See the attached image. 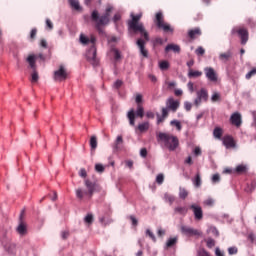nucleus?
<instances>
[{
  "label": "nucleus",
  "instance_id": "f257e3e1",
  "mask_svg": "<svg viewBox=\"0 0 256 256\" xmlns=\"http://www.w3.org/2000/svg\"><path fill=\"white\" fill-rule=\"evenodd\" d=\"M114 10L115 8L113 7V5L108 4L102 15H100L99 11L97 10L92 11L91 20L93 21V23H95V29H97L99 33H101L102 31V27H105V25H109L111 21V14Z\"/></svg>",
  "mask_w": 256,
  "mask_h": 256
},
{
  "label": "nucleus",
  "instance_id": "f03ea898",
  "mask_svg": "<svg viewBox=\"0 0 256 256\" xmlns=\"http://www.w3.org/2000/svg\"><path fill=\"white\" fill-rule=\"evenodd\" d=\"M84 185L86 187V190L83 188L76 189V197L79 201H90V199L93 198V194L95 191H97V188L99 187L97 183L86 179L84 181Z\"/></svg>",
  "mask_w": 256,
  "mask_h": 256
},
{
  "label": "nucleus",
  "instance_id": "7ed1b4c3",
  "mask_svg": "<svg viewBox=\"0 0 256 256\" xmlns=\"http://www.w3.org/2000/svg\"><path fill=\"white\" fill-rule=\"evenodd\" d=\"M132 19L128 21V28L133 31V33H140L146 41H149V32L145 29V26L143 25L141 21V14L134 15L131 14Z\"/></svg>",
  "mask_w": 256,
  "mask_h": 256
},
{
  "label": "nucleus",
  "instance_id": "20e7f679",
  "mask_svg": "<svg viewBox=\"0 0 256 256\" xmlns=\"http://www.w3.org/2000/svg\"><path fill=\"white\" fill-rule=\"evenodd\" d=\"M157 141L161 143L165 149H169L170 151H175L177 147H179V138L173 136V134L160 132L157 135Z\"/></svg>",
  "mask_w": 256,
  "mask_h": 256
},
{
  "label": "nucleus",
  "instance_id": "39448f33",
  "mask_svg": "<svg viewBox=\"0 0 256 256\" xmlns=\"http://www.w3.org/2000/svg\"><path fill=\"white\" fill-rule=\"evenodd\" d=\"M154 23L158 29H162L164 33H173L175 31L171 24L166 23L165 16H163V12H157L155 15Z\"/></svg>",
  "mask_w": 256,
  "mask_h": 256
},
{
  "label": "nucleus",
  "instance_id": "423d86ee",
  "mask_svg": "<svg viewBox=\"0 0 256 256\" xmlns=\"http://www.w3.org/2000/svg\"><path fill=\"white\" fill-rule=\"evenodd\" d=\"M196 95L197 97L194 100L195 107H199L201 103H207L209 101V92L205 88H202L199 91H197Z\"/></svg>",
  "mask_w": 256,
  "mask_h": 256
},
{
  "label": "nucleus",
  "instance_id": "0eeeda50",
  "mask_svg": "<svg viewBox=\"0 0 256 256\" xmlns=\"http://www.w3.org/2000/svg\"><path fill=\"white\" fill-rule=\"evenodd\" d=\"M86 59L93 65V67H97L99 65V59L97 58V48L95 45H92L86 54Z\"/></svg>",
  "mask_w": 256,
  "mask_h": 256
},
{
  "label": "nucleus",
  "instance_id": "6e6552de",
  "mask_svg": "<svg viewBox=\"0 0 256 256\" xmlns=\"http://www.w3.org/2000/svg\"><path fill=\"white\" fill-rule=\"evenodd\" d=\"M236 33L241 39V44L246 45L247 41H249V32L247 31V29L235 27L232 29L231 34L236 35Z\"/></svg>",
  "mask_w": 256,
  "mask_h": 256
},
{
  "label": "nucleus",
  "instance_id": "1a4fd4ad",
  "mask_svg": "<svg viewBox=\"0 0 256 256\" xmlns=\"http://www.w3.org/2000/svg\"><path fill=\"white\" fill-rule=\"evenodd\" d=\"M67 75L65 66L60 65L59 69L54 72V81H65V79H67Z\"/></svg>",
  "mask_w": 256,
  "mask_h": 256
},
{
  "label": "nucleus",
  "instance_id": "9d476101",
  "mask_svg": "<svg viewBox=\"0 0 256 256\" xmlns=\"http://www.w3.org/2000/svg\"><path fill=\"white\" fill-rule=\"evenodd\" d=\"M149 40L147 39H143V38H139L137 41H136V45L137 47L139 48V51H140V54L143 55L146 59L147 57H149V51H147L145 49V45H147V42Z\"/></svg>",
  "mask_w": 256,
  "mask_h": 256
},
{
  "label": "nucleus",
  "instance_id": "9b49d317",
  "mask_svg": "<svg viewBox=\"0 0 256 256\" xmlns=\"http://www.w3.org/2000/svg\"><path fill=\"white\" fill-rule=\"evenodd\" d=\"M180 105L181 103L179 102V100H175L174 98H168L166 101L167 109H169L173 113L177 112V109H179Z\"/></svg>",
  "mask_w": 256,
  "mask_h": 256
},
{
  "label": "nucleus",
  "instance_id": "f8f14e48",
  "mask_svg": "<svg viewBox=\"0 0 256 256\" xmlns=\"http://www.w3.org/2000/svg\"><path fill=\"white\" fill-rule=\"evenodd\" d=\"M181 232L184 235H189L190 237H199V235H201V232L199 230L188 226H181Z\"/></svg>",
  "mask_w": 256,
  "mask_h": 256
},
{
  "label": "nucleus",
  "instance_id": "ddd939ff",
  "mask_svg": "<svg viewBox=\"0 0 256 256\" xmlns=\"http://www.w3.org/2000/svg\"><path fill=\"white\" fill-rule=\"evenodd\" d=\"M223 145L226 147V149H234V147L237 146L235 143V139H233V136L226 135L222 138Z\"/></svg>",
  "mask_w": 256,
  "mask_h": 256
},
{
  "label": "nucleus",
  "instance_id": "4468645a",
  "mask_svg": "<svg viewBox=\"0 0 256 256\" xmlns=\"http://www.w3.org/2000/svg\"><path fill=\"white\" fill-rule=\"evenodd\" d=\"M190 209L193 211L196 221H201V219H203V208H201V206L192 204Z\"/></svg>",
  "mask_w": 256,
  "mask_h": 256
},
{
  "label": "nucleus",
  "instance_id": "2eb2a0df",
  "mask_svg": "<svg viewBox=\"0 0 256 256\" xmlns=\"http://www.w3.org/2000/svg\"><path fill=\"white\" fill-rule=\"evenodd\" d=\"M80 43L82 45H89V43H91L92 45H95V43H97V38H95L94 35L87 37L85 36V34H80Z\"/></svg>",
  "mask_w": 256,
  "mask_h": 256
},
{
  "label": "nucleus",
  "instance_id": "dca6fc26",
  "mask_svg": "<svg viewBox=\"0 0 256 256\" xmlns=\"http://www.w3.org/2000/svg\"><path fill=\"white\" fill-rule=\"evenodd\" d=\"M230 123L232 125H235V127H241V124L243 123V120L241 118V113L235 112L230 117Z\"/></svg>",
  "mask_w": 256,
  "mask_h": 256
},
{
  "label": "nucleus",
  "instance_id": "f3484780",
  "mask_svg": "<svg viewBox=\"0 0 256 256\" xmlns=\"http://www.w3.org/2000/svg\"><path fill=\"white\" fill-rule=\"evenodd\" d=\"M205 75L209 81L215 82L217 81V72L212 67L204 68Z\"/></svg>",
  "mask_w": 256,
  "mask_h": 256
},
{
  "label": "nucleus",
  "instance_id": "a211bd4d",
  "mask_svg": "<svg viewBox=\"0 0 256 256\" xmlns=\"http://www.w3.org/2000/svg\"><path fill=\"white\" fill-rule=\"evenodd\" d=\"M201 35V28H194L188 31V37L190 39H197V37H201Z\"/></svg>",
  "mask_w": 256,
  "mask_h": 256
},
{
  "label": "nucleus",
  "instance_id": "6ab92c4d",
  "mask_svg": "<svg viewBox=\"0 0 256 256\" xmlns=\"http://www.w3.org/2000/svg\"><path fill=\"white\" fill-rule=\"evenodd\" d=\"M113 149L114 151H121L123 149V136H117Z\"/></svg>",
  "mask_w": 256,
  "mask_h": 256
},
{
  "label": "nucleus",
  "instance_id": "aec40b11",
  "mask_svg": "<svg viewBox=\"0 0 256 256\" xmlns=\"http://www.w3.org/2000/svg\"><path fill=\"white\" fill-rule=\"evenodd\" d=\"M201 75H203V72L199 70L189 69V72H188L189 79H197L198 77H201Z\"/></svg>",
  "mask_w": 256,
  "mask_h": 256
},
{
  "label": "nucleus",
  "instance_id": "412c9836",
  "mask_svg": "<svg viewBox=\"0 0 256 256\" xmlns=\"http://www.w3.org/2000/svg\"><path fill=\"white\" fill-rule=\"evenodd\" d=\"M17 233H19V235H27V225L24 222H20L18 225Z\"/></svg>",
  "mask_w": 256,
  "mask_h": 256
},
{
  "label": "nucleus",
  "instance_id": "4be33fe9",
  "mask_svg": "<svg viewBox=\"0 0 256 256\" xmlns=\"http://www.w3.org/2000/svg\"><path fill=\"white\" fill-rule=\"evenodd\" d=\"M165 51L166 53H168V51H174V53H179L181 51V47L175 44H168L165 48Z\"/></svg>",
  "mask_w": 256,
  "mask_h": 256
},
{
  "label": "nucleus",
  "instance_id": "5701e85b",
  "mask_svg": "<svg viewBox=\"0 0 256 256\" xmlns=\"http://www.w3.org/2000/svg\"><path fill=\"white\" fill-rule=\"evenodd\" d=\"M127 117L129 119V124L132 126V127H135V110L134 109H131L128 114H127Z\"/></svg>",
  "mask_w": 256,
  "mask_h": 256
},
{
  "label": "nucleus",
  "instance_id": "b1692460",
  "mask_svg": "<svg viewBox=\"0 0 256 256\" xmlns=\"http://www.w3.org/2000/svg\"><path fill=\"white\" fill-rule=\"evenodd\" d=\"M177 241H179V237L175 236L173 238H169L166 242V247L171 248L174 247V245H177Z\"/></svg>",
  "mask_w": 256,
  "mask_h": 256
},
{
  "label": "nucleus",
  "instance_id": "393cba45",
  "mask_svg": "<svg viewBox=\"0 0 256 256\" xmlns=\"http://www.w3.org/2000/svg\"><path fill=\"white\" fill-rule=\"evenodd\" d=\"M136 116L140 117V119H143V117H145V109L141 104L137 105Z\"/></svg>",
  "mask_w": 256,
  "mask_h": 256
},
{
  "label": "nucleus",
  "instance_id": "a878e982",
  "mask_svg": "<svg viewBox=\"0 0 256 256\" xmlns=\"http://www.w3.org/2000/svg\"><path fill=\"white\" fill-rule=\"evenodd\" d=\"M192 183L195 187H201V173L197 172L194 179H192Z\"/></svg>",
  "mask_w": 256,
  "mask_h": 256
},
{
  "label": "nucleus",
  "instance_id": "bb28decb",
  "mask_svg": "<svg viewBox=\"0 0 256 256\" xmlns=\"http://www.w3.org/2000/svg\"><path fill=\"white\" fill-rule=\"evenodd\" d=\"M137 129L138 131H140V133H145V131H149V122H143L142 124H139Z\"/></svg>",
  "mask_w": 256,
  "mask_h": 256
},
{
  "label": "nucleus",
  "instance_id": "cd10ccee",
  "mask_svg": "<svg viewBox=\"0 0 256 256\" xmlns=\"http://www.w3.org/2000/svg\"><path fill=\"white\" fill-rule=\"evenodd\" d=\"M213 135L216 139H221V137H223V129L216 127L213 131Z\"/></svg>",
  "mask_w": 256,
  "mask_h": 256
},
{
  "label": "nucleus",
  "instance_id": "c85d7f7f",
  "mask_svg": "<svg viewBox=\"0 0 256 256\" xmlns=\"http://www.w3.org/2000/svg\"><path fill=\"white\" fill-rule=\"evenodd\" d=\"M188 196H189V192L187 191V189L180 187V189H179L180 199H187Z\"/></svg>",
  "mask_w": 256,
  "mask_h": 256
},
{
  "label": "nucleus",
  "instance_id": "c756f323",
  "mask_svg": "<svg viewBox=\"0 0 256 256\" xmlns=\"http://www.w3.org/2000/svg\"><path fill=\"white\" fill-rule=\"evenodd\" d=\"M164 199H165L166 203H170V205H173V203L175 202V196H173L169 193H166L164 195Z\"/></svg>",
  "mask_w": 256,
  "mask_h": 256
},
{
  "label": "nucleus",
  "instance_id": "7c9ffc66",
  "mask_svg": "<svg viewBox=\"0 0 256 256\" xmlns=\"http://www.w3.org/2000/svg\"><path fill=\"white\" fill-rule=\"evenodd\" d=\"M175 213H179V215H187V211H189L187 209V207H176L174 209Z\"/></svg>",
  "mask_w": 256,
  "mask_h": 256
},
{
  "label": "nucleus",
  "instance_id": "2f4dec72",
  "mask_svg": "<svg viewBox=\"0 0 256 256\" xmlns=\"http://www.w3.org/2000/svg\"><path fill=\"white\" fill-rule=\"evenodd\" d=\"M69 3L71 7H73V9H75L76 11H79V9H81V6L79 5V0H69Z\"/></svg>",
  "mask_w": 256,
  "mask_h": 256
},
{
  "label": "nucleus",
  "instance_id": "473e14b6",
  "mask_svg": "<svg viewBox=\"0 0 256 256\" xmlns=\"http://www.w3.org/2000/svg\"><path fill=\"white\" fill-rule=\"evenodd\" d=\"M27 62L29 63L31 69H35V55L28 56Z\"/></svg>",
  "mask_w": 256,
  "mask_h": 256
},
{
  "label": "nucleus",
  "instance_id": "72a5a7b5",
  "mask_svg": "<svg viewBox=\"0 0 256 256\" xmlns=\"http://www.w3.org/2000/svg\"><path fill=\"white\" fill-rule=\"evenodd\" d=\"M90 147L91 149H97V136H91L90 138Z\"/></svg>",
  "mask_w": 256,
  "mask_h": 256
},
{
  "label": "nucleus",
  "instance_id": "f704fd0d",
  "mask_svg": "<svg viewBox=\"0 0 256 256\" xmlns=\"http://www.w3.org/2000/svg\"><path fill=\"white\" fill-rule=\"evenodd\" d=\"M39 81V73H37V70L33 69V73L31 75V82L37 83Z\"/></svg>",
  "mask_w": 256,
  "mask_h": 256
},
{
  "label": "nucleus",
  "instance_id": "c9c22d12",
  "mask_svg": "<svg viewBox=\"0 0 256 256\" xmlns=\"http://www.w3.org/2000/svg\"><path fill=\"white\" fill-rule=\"evenodd\" d=\"M159 68L162 70V71H167V69H169V62L168 61H161L159 63Z\"/></svg>",
  "mask_w": 256,
  "mask_h": 256
},
{
  "label": "nucleus",
  "instance_id": "e433bc0d",
  "mask_svg": "<svg viewBox=\"0 0 256 256\" xmlns=\"http://www.w3.org/2000/svg\"><path fill=\"white\" fill-rule=\"evenodd\" d=\"M236 173H246L247 172V166L241 164L238 165L235 169Z\"/></svg>",
  "mask_w": 256,
  "mask_h": 256
},
{
  "label": "nucleus",
  "instance_id": "4c0bfd02",
  "mask_svg": "<svg viewBox=\"0 0 256 256\" xmlns=\"http://www.w3.org/2000/svg\"><path fill=\"white\" fill-rule=\"evenodd\" d=\"M212 103H217V101H221V94L218 92H214L212 97H211Z\"/></svg>",
  "mask_w": 256,
  "mask_h": 256
},
{
  "label": "nucleus",
  "instance_id": "58836bf2",
  "mask_svg": "<svg viewBox=\"0 0 256 256\" xmlns=\"http://www.w3.org/2000/svg\"><path fill=\"white\" fill-rule=\"evenodd\" d=\"M94 218L93 214H87L86 217L84 218V222L87 223V225L93 224Z\"/></svg>",
  "mask_w": 256,
  "mask_h": 256
},
{
  "label": "nucleus",
  "instance_id": "ea45409f",
  "mask_svg": "<svg viewBox=\"0 0 256 256\" xmlns=\"http://www.w3.org/2000/svg\"><path fill=\"white\" fill-rule=\"evenodd\" d=\"M220 59L221 61H229V59H231V52L220 54Z\"/></svg>",
  "mask_w": 256,
  "mask_h": 256
},
{
  "label": "nucleus",
  "instance_id": "a19ab883",
  "mask_svg": "<svg viewBox=\"0 0 256 256\" xmlns=\"http://www.w3.org/2000/svg\"><path fill=\"white\" fill-rule=\"evenodd\" d=\"M170 125L176 127V129H177L178 131H181V129H182L181 122H179V120H172V121L170 122Z\"/></svg>",
  "mask_w": 256,
  "mask_h": 256
},
{
  "label": "nucleus",
  "instance_id": "79ce46f5",
  "mask_svg": "<svg viewBox=\"0 0 256 256\" xmlns=\"http://www.w3.org/2000/svg\"><path fill=\"white\" fill-rule=\"evenodd\" d=\"M163 181H165V175L162 173L158 174L156 177V183H158V185H163Z\"/></svg>",
  "mask_w": 256,
  "mask_h": 256
},
{
  "label": "nucleus",
  "instance_id": "37998d69",
  "mask_svg": "<svg viewBox=\"0 0 256 256\" xmlns=\"http://www.w3.org/2000/svg\"><path fill=\"white\" fill-rule=\"evenodd\" d=\"M203 203L206 207H213V205H215V200H213V198H207Z\"/></svg>",
  "mask_w": 256,
  "mask_h": 256
},
{
  "label": "nucleus",
  "instance_id": "c03bdc74",
  "mask_svg": "<svg viewBox=\"0 0 256 256\" xmlns=\"http://www.w3.org/2000/svg\"><path fill=\"white\" fill-rule=\"evenodd\" d=\"M206 245H207L208 249H213V247H215V240L212 238H208L206 240Z\"/></svg>",
  "mask_w": 256,
  "mask_h": 256
},
{
  "label": "nucleus",
  "instance_id": "a18cd8bd",
  "mask_svg": "<svg viewBox=\"0 0 256 256\" xmlns=\"http://www.w3.org/2000/svg\"><path fill=\"white\" fill-rule=\"evenodd\" d=\"M196 55H198V57H201L203 55H205V48H203L202 46L198 47L195 50Z\"/></svg>",
  "mask_w": 256,
  "mask_h": 256
},
{
  "label": "nucleus",
  "instance_id": "49530a36",
  "mask_svg": "<svg viewBox=\"0 0 256 256\" xmlns=\"http://www.w3.org/2000/svg\"><path fill=\"white\" fill-rule=\"evenodd\" d=\"M95 171H97V173H103L105 171V167L103 166V164H96Z\"/></svg>",
  "mask_w": 256,
  "mask_h": 256
},
{
  "label": "nucleus",
  "instance_id": "de8ad7c7",
  "mask_svg": "<svg viewBox=\"0 0 256 256\" xmlns=\"http://www.w3.org/2000/svg\"><path fill=\"white\" fill-rule=\"evenodd\" d=\"M146 235L148 237H150V239H152V241H154V243H155V241H157V238L155 237V234L151 230L147 229L146 230Z\"/></svg>",
  "mask_w": 256,
  "mask_h": 256
},
{
  "label": "nucleus",
  "instance_id": "09e8293b",
  "mask_svg": "<svg viewBox=\"0 0 256 256\" xmlns=\"http://www.w3.org/2000/svg\"><path fill=\"white\" fill-rule=\"evenodd\" d=\"M112 51H113V53H114V59L116 60V61H119V59H121V52H119V50L118 49H112Z\"/></svg>",
  "mask_w": 256,
  "mask_h": 256
},
{
  "label": "nucleus",
  "instance_id": "8fccbe9b",
  "mask_svg": "<svg viewBox=\"0 0 256 256\" xmlns=\"http://www.w3.org/2000/svg\"><path fill=\"white\" fill-rule=\"evenodd\" d=\"M37 37V28H33L30 32V39L31 41H35V38Z\"/></svg>",
  "mask_w": 256,
  "mask_h": 256
},
{
  "label": "nucleus",
  "instance_id": "3c124183",
  "mask_svg": "<svg viewBox=\"0 0 256 256\" xmlns=\"http://www.w3.org/2000/svg\"><path fill=\"white\" fill-rule=\"evenodd\" d=\"M197 256H211L205 249H201L197 252Z\"/></svg>",
  "mask_w": 256,
  "mask_h": 256
},
{
  "label": "nucleus",
  "instance_id": "603ef678",
  "mask_svg": "<svg viewBox=\"0 0 256 256\" xmlns=\"http://www.w3.org/2000/svg\"><path fill=\"white\" fill-rule=\"evenodd\" d=\"M256 75V68H253L251 71H249L247 74H246V79H251V77L255 76Z\"/></svg>",
  "mask_w": 256,
  "mask_h": 256
},
{
  "label": "nucleus",
  "instance_id": "864d4df0",
  "mask_svg": "<svg viewBox=\"0 0 256 256\" xmlns=\"http://www.w3.org/2000/svg\"><path fill=\"white\" fill-rule=\"evenodd\" d=\"M221 181V176L219 174H214L212 176V183H219Z\"/></svg>",
  "mask_w": 256,
  "mask_h": 256
},
{
  "label": "nucleus",
  "instance_id": "5fc2aeb1",
  "mask_svg": "<svg viewBox=\"0 0 256 256\" xmlns=\"http://www.w3.org/2000/svg\"><path fill=\"white\" fill-rule=\"evenodd\" d=\"M162 117L163 119H167V117H169V108H162Z\"/></svg>",
  "mask_w": 256,
  "mask_h": 256
},
{
  "label": "nucleus",
  "instance_id": "6e6d98bb",
  "mask_svg": "<svg viewBox=\"0 0 256 256\" xmlns=\"http://www.w3.org/2000/svg\"><path fill=\"white\" fill-rule=\"evenodd\" d=\"M113 23H119L121 21V14L116 13L114 17L112 18Z\"/></svg>",
  "mask_w": 256,
  "mask_h": 256
},
{
  "label": "nucleus",
  "instance_id": "4d7b16f0",
  "mask_svg": "<svg viewBox=\"0 0 256 256\" xmlns=\"http://www.w3.org/2000/svg\"><path fill=\"white\" fill-rule=\"evenodd\" d=\"M135 101H136L137 105H141V103L143 102V95L137 94Z\"/></svg>",
  "mask_w": 256,
  "mask_h": 256
},
{
  "label": "nucleus",
  "instance_id": "13d9d810",
  "mask_svg": "<svg viewBox=\"0 0 256 256\" xmlns=\"http://www.w3.org/2000/svg\"><path fill=\"white\" fill-rule=\"evenodd\" d=\"M184 108L186 111H191V109L193 108V104H191V102H184Z\"/></svg>",
  "mask_w": 256,
  "mask_h": 256
},
{
  "label": "nucleus",
  "instance_id": "bf43d9fd",
  "mask_svg": "<svg viewBox=\"0 0 256 256\" xmlns=\"http://www.w3.org/2000/svg\"><path fill=\"white\" fill-rule=\"evenodd\" d=\"M46 26H47V29H49V31H52L53 22H51V19H49V18L46 19Z\"/></svg>",
  "mask_w": 256,
  "mask_h": 256
},
{
  "label": "nucleus",
  "instance_id": "052dcab7",
  "mask_svg": "<svg viewBox=\"0 0 256 256\" xmlns=\"http://www.w3.org/2000/svg\"><path fill=\"white\" fill-rule=\"evenodd\" d=\"M69 235H70L69 231H62L61 232V237L64 241H66V239H69Z\"/></svg>",
  "mask_w": 256,
  "mask_h": 256
},
{
  "label": "nucleus",
  "instance_id": "680f3d73",
  "mask_svg": "<svg viewBox=\"0 0 256 256\" xmlns=\"http://www.w3.org/2000/svg\"><path fill=\"white\" fill-rule=\"evenodd\" d=\"M209 232L213 233L215 235V237H219V230H217V228L210 227Z\"/></svg>",
  "mask_w": 256,
  "mask_h": 256
},
{
  "label": "nucleus",
  "instance_id": "e2e57ef3",
  "mask_svg": "<svg viewBox=\"0 0 256 256\" xmlns=\"http://www.w3.org/2000/svg\"><path fill=\"white\" fill-rule=\"evenodd\" d=\"M229 255H237V248L236 247H230L228 248Z\"/></svg>",
  "mask_w": 256,
  "mask_h": 256
},
{
  "label": "nucleus",
  "instance_id": "0e129e2a",
  "mask_svg": "<svg viewBox=\"0 0 256 256\" xmlns=\"http://www.w3.org/2000/svg\"><path fill=\"white\" fill-rule=\"evenodd\" d=\"M79 175L80 177H83L85 179V177H87V170H85V168H81L79 171Z\"/></svg>",
  "mask_w": 256,
  "mask_h": 256
},
{
  "label": "nucleus",
  "instance_id": "69168bd1",
  "mask_svg": "<svg viewBox=\"0 0 256 256\" xmlns=\"http://www.w3.org/2000/svg\"><path fill=\"white\" fill-rule=\"evenodd\" d=\"M122 85H123V81L121 80H116V82L114 83L115 89H121Z\"/></svg>",
  "mask_w": 256,
  "mask_h": 256
},
{
  "label": "nucleus",
  "instance_id": "338daca9",
  "mask_svg": "<svg viewBox=\"0 0 256 256\" xmlns=\"http://www.w3.org/2000/svg\"><path fill=\"white\" fill-rule=\"evenodd\" d=\"M140 156L143 158L147 157V148H142L140 150Z\"/></svg>",
  "mask_w": 256,
  "mask_h": 256
},
{
  "label": "nucleus",
  "instance_id": "774afa93",
  "mask_svg": "<svg viewBox=\"0 0 256 256\" xmlns=\"http://www.w3.org/2000/svg\"><path fill=\"white\" fill-rule=\"evenodd\" d=\"M154 45H163V39L162 38H155Z\"/></svg>",
  "mask_w": 256,
  "mask_h": 256
}]
</instances>
